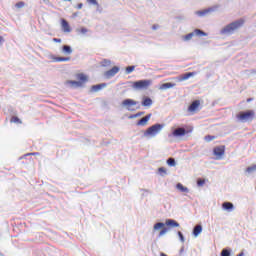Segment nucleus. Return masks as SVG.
Wrapping results in <instances>:
<instances>
[{"label":"nucleus","instance_id":"51","mask_svg":"<svg viewBox=\"0 0 256 256\" xmlns=\"http://www.w3.org/2000/svg\"><path fill=\"white\" fill-rule=\"evenodd\" d=\"M46 4L49 3V0H43Z\"/></svg>","mask_w":256,"mask_h":256},{"label":"nucleus","instance_id":"30","mask_svg":"<svg viewBox=\"0 0 256 256\" xmlns=\"http://www.w3.org/2000/svg\"><path fill=\"white\" fill-rule=\"evenodd\" d=\"M100 65H101V67H109V65H111V60H109V59H103V60L100 62Z\"/></svg>","mask_w":256,"mask_h":256},{"label":"nucleus","instance_id":"19","mask_svg":"<svg viewBox=\"0 0 256 256\" xmlns=\"http://www.w3.org/2000/svg\"><path fill=\"white\" fill-rule=\"evenodd\" d=\"M62 53L64 55H71L73 53V48L71 45L64 44L62 45Z\"/></svg>","mask_w":256,"mask_h":256},{"label":"nucleus","instance_id":"28","mask_svg":"<svg viewBox=\"0 0 256 256\" xmlns=\"http://www.w3.org/2000/svg\"><path fill=\"white\" fill-rule=\"evenodd\" d=\"M195 37V32H191L183 36V41H191Z\"/></svg>","mask_w":256,"mask_h":256},{"label":"nucleus","instance_id":"15","mask_svg":"<svg viewBox=\"0 0 256 256\" xmlns=\"http://www.w3.org/2000/svg\"><path fill=\"white\" fill-rule=\"evenodd\" d=\"M151 115L152 114H148L145 117L141 118L140 120L137 121L136 125L138 127H145V125H147V123H149V119H151Z\"/></svg>","mask_w":256,"mask_h":256},{"label":"nucleus","instance_id":"34","mask_svg":"<svg viewBox=\"0 0 256 256\" xmlns=\"http://www.w3.org/2000/svg\"><path fill=\"white\" fill-rule=\"evenodd\" d=\"M134 71H135V66L134 65L126 67V75H130V73H132Z\"/></svg>","mask_w":256,"mask_h":256},{"label":"nucleus","instance_id":"36","mask_svg":"<svg viewBox=\"0 0 256 256\" xmlns=\"http://www.w3.org/2000/svg\"><path fill=\"white\" fill-rule=\"evenodd\" d=\"M77 32L85 35L86 33H89V29L82 27L81 29H77Z\"/></svg>","mask_w":256,"mask_h":256},{"label":"nucleus","instance_id":"20","mask_svg":"<svg viewBox=\"0 0 256 256\" xmlns=\"http://www.w3.org/2000/svg\"><path fill=\"white\" fill-rule=\"evenodd\" d=\"M193 75H195V72H186L179 76L178 81H187V79H190Z\"/></svg>","mask_w":256,"mask_h":256},{"label":"nucleus","instance_id":"14","mask_svg":"<svg viewBox=\"0 0 256 256\" xmlns=\"http://www.w3.org/2000/svg\"><path fill=\"white\" fill-rule=\"evenodd\" d=\"M199 105H201V101L194 100L191 102V104L188 106V111L190 113H195L197 109H199Z\"/></svg>","mask_w":256,"mask_h":256},{"label":"nucleus","instance_id":"49","mask_svg":"<svg viewBox=\"0 0 256 256\" xmlns=\"http://www.w3.org/2000/svg\"><path fill=\"white\" fill-rule=\"evenodd\" d=\"M251 101H253V98H248L247 99V103H251Z\"/></svg>","mask_w":256,"mask_h":256},{"label":"nucleus","instance_id":"40","mask_svg":"<svg viewBox=\"0 0 256 256\" xmlns=\"http://www.w3.org/2000/svg\"><path fill=\"white\" fill-rule=\"evenodd\" d=\"M11 122L12 123H22V121L19 119V117H17V116H13L12 118H11Z\"/></svg>","mask_w":256,"mask_h":256},{"label":"nucleus","instance_id":"54","mask_svg":"<svg viewBox=\"0 0 256 256\" xmlns=\"http://www.w3.org/2000/svg\"><path fill=\"white\" fill-rule=\"evenodd\" d=\"M64 1H71V0H64Z\"/></svg>","mask_w":256,"mask_h":256},{"label":"nucleus","instance_id":"44","mask_svg":"<svg viewBox=\"0 0 256 256\" xmlns=\"http://www.w3.org/2000/svg\"><path fill=\"white\" fill-rule=\"evenodd\" d=\"M152 29H153V31H157V29H159V25L158 24H154L152 26Z\"/></svg>","mask_w":256,"mask_h":256},{"label":"nucleus","instance_id":"7","mask_svg":"<svg viewBox=\"0 0 256 256\" xmlns=\"http://www.w3.org/2000/svg\"><path fill=\"white\" fill-rule=\"evenodd\" d=\"M188 133H191V130H187L183 127L173 128L172 135L173 137H185Z\"/></svg>","mask_w":256,"mask_h":256},{"label":"nucleus","instance_id":"43","mask_svg":"<svg viewBox=\"0 0 256 256\" xmlns=\"http://www.w3.org/2000/svg\"><path fill=\"white\" fill-rule=\"evenodd\" d=\"M61 38H53L54 43H61Z\"/></svg>","mask_w":256,"mask_h":256},{"label":"nucleus","instance_id":"37","mask_svg":"<svg viewBox=\"0 0 256 256\" xmlns=\"http://www.w3.org/2000/svg\"><path fill=\"white\" fill-rule=\"evenodd\" d=\"M177 235H178L179 240L181 241V243H184V241H185V236L183 235V232L178 231V232H177Z\"/></svg>","mask_w":256,"mask_h":256},{"label":"nucleus","instance_id":"6","mask_svg":"<svg viewBox=\"0 0 256 256\" xmlns=\"http://www.w3.org/2000/svg\"><path fill=\"white\" fill-rule=\"evenodd\" d=\"M237 119H239L241 123H247V121H253V119H255V111L253 110L241 111L239 114H237Z\"/></svg>","mask_w":256,"mask_h":256},{"label":"nucleus","instance_id":"47","mask_svg":"<svg viewBox=\"0 0 256 256\" xmlns=\"http://www.w3.org/2000/svg\"><path fill=\"white\" fill-rule=\"evenodd\" d=\"M236 256H245L244 252H240L239 254H237Z\"/></svg>","mask_w":256,"mask_h":256},{"label":"nucleus","instance_id":"26","mask_svg":"<svg viewBox=\"0 0 256 256\" xmlns=\"http://www.w3.org/2000/svg\"><path fill=\"white\" fill-rule=\"evenodd\" d=\"M166 163L169 167H175V165H177V161H175V158L173 157L168 158Z\"/></svg>","mask_w":256,"mask_h":256},{"label":"nucleus","instance_id":"11","mask_svg":"<svg viewBox=\"0 0 256 256\" xmlns=\"http://www.w3.org/2000/svg\"><path fill=\"white\" fill-rule=\"evenodd\" d=\"M222 209L223 211L231 213L232 211H235V205L232 202L226 201L222 203Z\"/></svg>","mask_w":256,"mask_h":256},{"label":"nucleus","instance_id":"25","mask_svg":"<svg viewBox=\"0 0 256 256\" xmlns=\"http://www.w3.org/2000/svg\"><path fill=\"white\" fill-rule=\"evenodd\" d=\"M66 83H67L68 85H71V87H74V88L83 87V86L81 85V82L76 81V80H68Z\"/></svg>","mask_w":256,"mask_h":256},{"label":"nucleus","instance_id":"53","mask_svg":"<svg viewBox=\"0 0 256 256\" xmlns=\"http://www.w3.org/2000/svg\"><path fill=\"white\" fill-rule=\"evenodd\" d=\"M74 17H77V14H74Z\"/></svg>","mask_w":256,"mask_h":256},{"label":"nucleus","instance_id":"38","mask_svg":"<svg viewBox=\"0 0 256 256\" xmlns=\"http://www.w3.org/2000/svg\"><path fill=\"white\" fill-rule=\"evenodd\" d=\"M204 139H205V141H207V143H210V141H213V139H215V136L206 135Z\"/></svg>","mask_w":256,"mask_h":256},{"label":"nucleus","instance_id":"31","mask_svg":"<svg viewBox=\"0 0 256 256\" xmlns=\"http://www.w3.org/2000/svg\"><path fill=\"white\" fill-rule=\"evenodd\" d=\"M161 230H160V232H159V234H158V239H160V237H163V235H165L166 233H167V231H169V228H167V227H163V228H160Z\"/></svg>","mask_w":256,"mask_h":256},{"label":"nucleus","instance_id":"41","mask_svg":"<svg viewBox=\"0 0 256 256\" xmlns=\"http://www.w3.org/2000/svg\"><path fill=\"white\" fill-rule=\"evenodd\" d=\"M31 155H39V152H32V153L25 154L21 156L19 159H25V157H29Z\"/></svg>","mask_w":256,"mask_h":256},{"label":"nucleus","instance_id":"45","mask_svg":"<svg viewBox=\"0 0 256 256\" xmlns=\"http://www.w3.org/2000/svg\"><path fill=\"white\" fill-rule=\"evenodd\" d=\"M77 9H83V3H79V4L77 5Z\"/></svg>","mask_w":256,"mask_h":256},{"label":"nucleus","instance_id":"52","mask_svg":"<svg viewBox=\"0 0 256 256\" xmlns=\"http://www.w3.org/2000/svg\"><path fill=\"white\" fill-rule=\"evenodd\" d=\"M0 256H5L3 253L0 252Z\"/></svg>","mask_w":256,"mask_h":256},{"label":"nucleus","instance_id":"2","mask_svg":"<svg viewBox=\"0 0 256 256\" xmlns=\"http://www.w3.org/2000/svg\"><path fill=\"white\" fill-rule=\"evenodd\" d=\"M180 224L175 219H166L165 223L163 222H157L153 226V231H159V229H163V227H166V229H173L175 227H179Z\"/></svg>","mask_w":256,"mask_h":256},{"label":"nucleus","instance_id":"4","mask_svg":"<svg viewBox=\"0 0 256 256\" xmlns=\"http://www.w3.org/2000/svg\"><path fill=\"white\" fill-rule=\"evenodd\" d=\"M164 127L165 124L156 123L144 131L143 137H156Z\"/></svg>","mask_w":256,"mask_h":256},{"label":"nucleus","instance_id":"48","mask_svg":"<svg viewBox=\"0 0 256 256\" xmlns=\"http://www.w3.org/2000/svg\"><path fill=\"white\" fill-rule=\"evenodd\" d=\"M3 36H0V45L3 43Z\"/></svg>","mask_w":256,"mask_h":256},{"label":"nucleus","instance_id":"46","mask_svg":"<svg viewBox=\"0 0 256 256\" xmlns=\"http://www.w3.org/2000/svg\"><path fill=\"white\" fill-rule=\"evenodd\" d=\"M183 251H185V246H182L180 249V253H183Z\"/></svg>","mask_w":256,"mask_h":256},{"label":"nucleus","instance_id":"8","mask_svg":"<svg viewBox=\"0 0 256 256\" xmlns=\"http://www.w3.org/2000/svg\"><path fill=\"white\" fill-rule=\"evenodd\" d=\"M218 9L219 6L215 5L204 10H198L195 13L198 15V17H205V15H208V13H215V11H217Z\"/></svg>","mask_w":256,"mask_h":256},{"label":"nucleus","instance_id":"3","mask_svg":"<svg viewBox=\"0 0 256 256\" xmlns=\"http://www.w3.org/2000/svg\"><path fill=\"white\" fill-rule=\"evenodd\" d=\"M153 84V80L149 79H142L132 82V89L134 91H145L146 89H149L151 85Z\"/></svg>","mask_w":256,"mask_h":256},{"label":"nucleus","instance_id":"12","mask_svg":"<svg viewBox=\"0 0 256 256\" xmlns=\"http://www.w3.org/2000/svg\"><path fill=\"white\" fill-rule=\"evenodd\" d=\"M61 27L64 33H71V25L65 18H61Z\"/></svg>","mask_w":256,"mask_h":256},{"label":"nucleus","instance_id":"23","mask_svg":"<svg viewBox=\"0 0 256 256\" xmlns=\"http://www.w3.org/2000/svg\"><path fill=\"white\" fill-rule=\"evenodd\" d=\"M176 189H178V191H180V193H189V188H187L186 186H184L181 183L176 184Z\"/></svg>","mask_w":256,"mask_h":256},{"label":"nucleus","instance_id":"33","mask_svg":"<svg viewBox=\"0 0 256 256\" xmlns=\"http://www.w3.org/2000/svg\"><path fill=\"white\" fill-rule=\"evenodd\" d=\"M145 112H137L136 114H131L129 117H128V119H137V117H141V116H143V114H144Z\"/></svg>","mask_w":256,"mask_h":256},{"label":"nucleus","instance_id":"9","mask_svg":"<svg viewBox=\"0 0 256 256\" xmlns=\"http://www.w3.org/2000/svg\"><path fill=\"white\" fill-rule=\"evenodd\" d=\"M121 68L119 66H114L110 70L104 72L105 79H111L112 77H115L119 73Z\"/></svg>","mask_w":256,"mask_h":256},{"label":"nucleus","instance_id":"21","mask_svg":"<svg viewBox=\"0 0 256 256\" xmlns=\"http://www.w3.org/2000/svg\"><path fill=\"white\" fill-rule=\"evenodd\" d=\"M77 79L82 86H83V83H87V81H89V78L84 73L77 74Z\"/></svg>","mask_w":256,"mask_h":256},{"label":"nucleus","instance_id":"35","mask_svg":"<svg viewBox=\"0 0 256 256\" xmlns=\"http://www.w3.org/2000/svg\"><path fill=\"white\" fill-rule=\"evenodd\" d=\"M196 183H197V187H203V185H205V179L203 178H198L196 180Z\"/></svg>","mask_w":256,"mask_h":256},{"label":"nucleus","instance_id":"24","mask_svg":"<svg viewBox=\"0 0 256 256\" xmlns=\"http://www.w3.org/2000/svg\"><path fill=\"white\" fill-rule=\"evenodd\" d=\"M194 35H197V37H207L208 34H207V32H205L199 28H196L194 30Z\"/></svg>","mask_w":256,"mask_h":256},{"label":"nucleus","instance_id":"18","mask_svg":"<svg viewBox=\"0 0 256 256\" xmlns=\"http://www.w3.org/2000/svg\"><path fill=\"white\" fill-rule=\"evenodd\" d=\"M53 61L56 63H61V62H67L71 61V57H63V56H52Z\"/></svg>","mask_w":256,"mask_h":256},{"label":"nucleus","instance_id":"27","mask_svg":"<svg viewBox=\"0 0 256 256\" xmlns=\"http://www.w3.org/2000/svg\"><path fill=\"white\" fill-rule=\"evenodd\" d=\"M232 251L231 248H224L222 249L220 256H231Z\"/></svg>","mask_w":256,"mask_h":256},{"label":"nucleus","instance_id":"22","mask_svg":"<svg viewBox=\"0 0 256 256\" xmlns=\"http://www.w3.org/2000/svg\"><path fill=\"white\" fill-rule=\"evenodd\" d=\"M175 83L173 82H166L163 83L162 85H160V90L161 91H166V89H173V87H175Z\"/></svg>","mask_w":256,"mask_h":256},{"label":"nucleus","instance_id":"10","mask_svg":"<svg viewBox=\"0 0 256 256\" xmlns=\"http://www.w3.org/2000/svg\"><path fill=\"white\" fill-rule=\"evenodd\" d=\"M213 154L215 155V157H217V159H221V157L225 155V146L221 145L214 147Z\"/></svg>","mask_w":256,"mask_h":256},{"label":"nucleus","instance_id":"17","mask_svg":"<svg viewBox=\"0 0 256 256\" xmlns=\"http://www.w3.org/2000/svg\"><path fill=\"white\" fill-rule=\"evenodd\" d=\"M201 233H203V225H201V224L195 225L192 230V235H194L195 237H199V235H201Z\"/></svg>","mask_w":256,"mask_h":256},{"label":"nucleus","instance_id":"29","mask_svg":"<svg viewBox=\"0 0 256 256\" xmlns=\"http://www.w3.org/2000/svg\"><path fill=\"white\" fill-rule=\"evenodd\" d=\"M256 171V165H252L246 168V173H248L249 175H251L252 173H255Z\"/></svg>","mask_w":256,"mask_h":256},{"label":"nucleus","instance_id":"32","mask_svg":"<svg viewBox=\"0 0 256 256\" xmlns=\"http://www.w3.org/2000/svg\"><path fill=\"white\" fill-rule=\"evenodd\" d=\"M158 173L161 177H165V175H167V169L165 167H160L158 168Z\"/></svg>","mask_w":256,"mask_h":256},{"label":"nucleus","instance_id":"50","mask_svg":"<svg viewBox=\"0 0 256 256\" xmlns=\"http://www.w3.org/2000/svg\"><path fill=\"white\" fill-rule=\"evenodd\" d=\"M141 191H145L146 193H149V190L147 189H141Z\"/></svg>","mask_w":256,"mask_h":256},{"label":"nucleus","instance_id":"16","mask_svg":"<svg viewBox=\"0 0 256 256\" xmlns=\"http://www.w3.org/2000/svg\"><path fill=\"white\" fill-rule=\"evenodd\" d=\"M142 107H151L153 105V99L149 96H144L141 101Z\"/></svg>","mask_w":256,"mask_h":256},{"label":"nucleus","instance_id":"42","mask_svg":"<svg viewBox=\"0 0 256 256\" xmlns=\"http://www.w3.org/2000/svg\"><path fill=\"white\" fill-rule=\"evenodd\" d=\"M88 3H90L91 5H96L97 7H99V2H97V0H88Z\"/></svg>","mask_w":256,"mask_h":256},{"label":"nucleus","instance_id":"5","mask_svg":"<svg viewBox=\"0 0 256 256\" xmlns=\"http://www.w3.org/2000/svg\"><path fill=\"white\" fill-rule=\"evenodd\" d=\"M121 106L125 107L127 111L131 112L137 111V109H141V104H139V101L131 98L124 99L121 103Z\"/></svg>","mask_w":256,"mask_h":256},{"label":"nucleus","instance_id":"39","mask_svg":"<svg viewBox=\"0 0 256 256\" xmlns=\"http://www.w3.org/2000/svg\"><path fill=\"white\" fill-rule=\"evenodd\" d=\"M15 7H17V9H22V7H25V2L23 1L18 2L15 4Z\"/></svg>","mask_w":256,"mask_h":256},{"label":"nucleus","instance_id":"13","mask_svg":"<svg viewBox=\"0 0 256 256\" xmlns=\"http://www.w3.org/2000/svg\"><path fill=\"white\" fill-rule=\"evenodd\" d=\"M105 87H107V83L92 85L90 88V93H98V91H101V89H105Z\"/></svg>","mask_w":256,"mask_h":256},{"label":"nucleus","instance_id":"1","mask_svg":"<svg viewBox=\"0 0 256 256\" xmlns=\"http://www.w3.org/2000/svg\"><path fill=\"white\" fill-rule=\"evenodd\" d=\"M245 25V20L240 18L226 25L221 29V35H233V32L237 31V29H241Z\"/></svg>","mask_w":256,"mask_h":256}]
</instances>
